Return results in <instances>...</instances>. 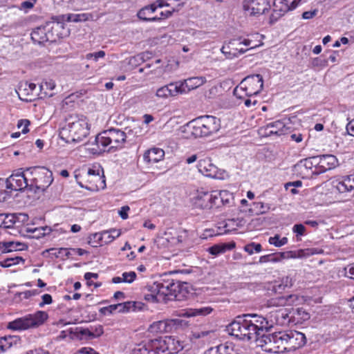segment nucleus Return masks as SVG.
Instances as JSON below:
<instances>
[{
	"instance_id": "f257e3e1",
	"label": "nucleus",
	"mask_w": 354,
	"mask_h": 354,
	"mask_svg": "<svg viewBox=\"0 0 354 354\" xmlns=\"http://www.w3.org/2000/svg\"><path fill=\"white\" fill-rule=\"evenodd\" d=\"M268 322L266 317L258 314H244L237 316L227 326L228 333L243 341H256L265 333Z\"/></svg>"
},
{
	"instance_id": "f03ea898",
	"label": "nucleus",
	"mask_w": 354,
	"mask_h": 354,
	"mask_svg": "<svg viewBox=\"0 0 354 354\" xmlns=\"http://www.w3.org/2000/svg\"><path fill=\"white\" fill-rule=\"evenodd\" d=\"M179 286L178 281H174L173 279L156 281L145 287L144 299L150 303L166 302L176 299Z\"/></svg>"
},
{
	"instance_id": "7ed1b4c3",
	"label": "nucleus",
	"mask_w": 354,
	"mask_h": 354,
	"mask_svg": "<svg viewBox=\"0 0 354 354\" xmlns=\"http://www.w3.org/2000/svg\"><path fill=\"white\" fill-rule=\"evenodd\" d=\"M89 133L86 118L71 116L66 123L60 129L59 137L66 143H79Z\"/></svg>"
},
{
	"instance_id": "20e7f679",
	"label": "nucleus",
	"mask_w": 354,
	"mask_h": 354,
	"mask_svg": "<svg viewBox=\"0 0 354 354\" xmlns=\"http://www.w3.org/2000/svg\"><path fill=\"white\" fill-rule=\"evenodd\" d=\"M186 127L195 138L208 137L220 130L221 120L215 116L204 115L189 121Z\"/></svg>"
},
{
	"instance_id": "39448f33",
	"label": "nucleus",
	"mask_w": 354,
	"mask_h": 354,
	"mask_svg": "<svg viewBox=\"0 0 354 354\" xmlns=\"http://www.w3.org/2000/svg\"><path fill=\"white\" fill-rule=\"evenodd\" d=\"M48 319V314L46 311L37 310L9 322L7 328L19 332L36 329L44 325Z\"/></svg>"
},
{
	"instance_id": "423d86ee",
	"label": "nucleus",
	"mask_w": 354,
	"mask_h": 354,
	"mask_svg": "<svg viewBox=\"0 0 354 354\" xmlns=\"http://www.w3.org/2000/svg\"><path fill=\"white\" fill-rule=\"evenodd\" d=\"M30 176L29 191L35 194L44 192L53 183V173L46 167L27 168Z\"/></svg>"
},
{
	"instance_id": "0eeeda50",
	"label": "nucleus",
	"mask_w": 354,
	"mask_h": 354,
	"mask_svg": "<svg viewBox=\"0 0 354 354\" xmlns=\"http://www.w3.org/2000/svg\"><path fill=\"white\" fill-rule=\"evenodd\" d=\"M126 133L118 129H110L99 133L95 138V142L100 150L108 151L121 149L126 142Z\"/></svg>"
},
{
	"instance_id": "6e6552de",
	"label": "nucleus",
	"mask_w": 354,
	"mask_h": 354,
	"mask_svg": "<svg viewBox=\"0 0 354 354\" xmlns=\"http://www.w3.org/2000/svg\"><path fill=\"white\" fill-rule=\"evenodd\" d=\"M263 86V77L259 74L245 77L234 90V94L239 98H242L241 91H244L246 96L256 95L260 93Z\"/></svg>"
},
{
	"instance_id": "1a4fd4ad",
	"label": "nucleus",
	"mask_w": 354,
	"mask_h": 354,
	"mask_svg": "<svg viewBox=\"0 0 354 354\" xmlns=\"http://www.w3.org/2000/svg\"><path fill=\"white\" fill-rule=\"evenodd\" d=\"M153 348L158 354H174L183 348V343L172 336L154 339Z\"/></svg>"
},
{
	"instance_id": "9d476101",
	"label": "nucleus",
	"mask_w": 354,
	"mask_h": 354,
	"mask_svg": "<svg viewBox=\"0 0 354 354\" xmlns=\"http://www.w3.org/2000/svg\"><path fill=\"white\" fill-rule=\"evenodd\" d=\"M30 176L27 174V169L23 171L19 169L15 171L12 175L5 179L7 183V189L11 191H22L24 189L29 190Z\"/></svg>"
},
{
	"instance_id": "9b49d317",
	"label": "nucleus",
	"mask_w": 354,
	"mask_h": 354,
	"mask_svg": "<svg viewBox=\"0 0 354 354\" xmlns=\"http://www.w3.org/2000/svg\"><path fill=\"white\" fill-rule=\"evenodd\" d=\"M280 336H281V331L268 335L263 333L255 342L263 351L277 353L279 352L280 347L283 346L282 338L278 339Z\"/></svg>"
},
{
	"instance_id": "f8f14e48",
	"label": "nucleus",
	"mask_w": 354,
	"mask_h": 354,
	"mask_svg": "<svg viewBox=\"0 0 354 354\" xmlns=\"http://www.w3.org/2000/svg\"><path fill=\"white\" fill-rule=\"evenodd\" d=\"M281 336L278 337L281 339L282 345L284 346V349L287 346L290 349L295 350L302 347L306 343V338L303 333L297 330L281 331Z\"/></svg>"
},
{
	"instance_id": "ddd939ff",
	"label": "nucleus",
	"mask_w": 354,
	"mask_h": 354,
	"mask_svg": "<svg viewBox=\"0 0 354 354\" xmlns=\"http://www.w3.org/2000/svg\"><path fill=\"white\" fill-rule=\"evenodd\" d=\"M197 167L200 173L212 178L223 180L227 176L225 171L219 169L208 158L199 160Z\"/></svg>"
},
{
	"instance_id": "4468645a",
	"label": "nucleus",
	"mask_w": 354,
	"mask_h": 354,
	"mask_svg": "<svg viewBox=\"0 0 354 354\" xmlns=\"http://www.w3.org/2000/svg\"><path fill=\"white\" fill-rule=\"evenodd\" d=\"M266 322H268L265 333L269 332L274 327V325L283 326L290 322L288 310L286 308H281L271 311L269 313L268 318L266 317Z\"/></svg>"
},
{
	"instance_id": "2eb2a0df",
	"label": "nucleus",
	"mask_w": 354,
	"mask_h": 354,
	"mask_svg": "<svg viewBox=\"0 0 354 354\" xmlns=\"http://www.w3.org/2000/svg\"><path fill=\"white\" fill-rule=\"evenodd\" d=\"M270 8L268 0H245L243 9L250 15L263 14Z\"/></svg>"
},
{
	"instance_id": "dca6fc26",
	"label": "nucleus",
	"mask_w": 354,
	"mask_h": 354,
	"mask_svg": "<svg viewBox=\"0 0 354 354\" xmlns=\"http://www.w3.org/2000/svg\"><path fill=\"white\" fill-rule=\"evenodd\" d=\"M165 6H169V4L164 0H158L153 3L147 6L142 8L138 12V17L139 19L146 21H158V17H152L151 15L155 12L157 8H163Z\"/></svg>"
},
{
	"instance_id": "f3484780",
	"label": "nucleus",
	"mask_w": 354,
	"mask_h": 354,
	"mask_svg": "<svg viewBox=\"0 0 354 354\" xmlns=\"http://www.w3.org/2000/svg\"><path fill=\"white\" fill-rule=\"evenodd\" d=\"M314 249L299 250L298 251H288L286 252H279L275 254H271L272 258H271V262L277 263L281 260L286 258H302L306 254H315Z\"/></svg>"
},
{
	"instance_id": "a211bd4d",
	"label": "nucleus",
	"mask_w": 354,
	"mask_h": 354,
	"mask_svg": "<svg viewBox=\"0 0 354 354\" xmlns=\"http://www.w3.org/2000/svg\"><path fill=\"white\" fill-rule=\"evenodd\" d=\"M206 80L203 77H193L185 80L183 81L178 82L180 91H185L183 93H186L188 91L195 89L205 82Z\"/></svg>"
},
{
	"instance_id": "6ab92c4d",
	"label": "nucleus",
	"mask_w": 354,
	"mask_h": 354,
	"mask_svg": "<svg viewBox=\"0 0 354 354\" xmlns=\"http://www.w3.org/2000/svg\"><path fill=\"white\" fill-rule=\"evenodd\" d=\"M184 91H180L178 82L170 83L157 89L156 95L160 98H167L171 96H176L183 94Z\"/></svg>"
},
{
	"instance_id": "aec40b11",
	"label": "nucleus",
	"mask_w": 354,
	"mask_h": 354,
	"mask_svg": "<svg viewBox=\"0 0 354 354\" xmlns=\"http://www.w3.org/2000/svg\"><path fill=\"white\" fill-rule=\"evenodd\" d=\"M290 11V7L284 0H274L273 10L270 16V22H276L280 17Z\"/></svg>"
},
{
	"instance_id": "412c9836",
	"label": "nucleus",
	"mask_w": 354,
	"mask_h": 354,
	"mask_svg": "<svg viewBox=\"0 0 354 354\" xmlns=\"http://www.w3.org/2000/svg\"><path fill=\"white\" fill-rule=\"evenodd\" d=\"M236 41L237 40L232 39L230 41L227 45L223 46L221 48V51L227 59H232L238 57L248 50V48L244 49L243 48H234V46L236 45Z\"/></svg>"
},
{
	"instance_id": "4be33fe9",
	"label": "nucleus",
	"mask_w": 354,
	"mask_h": 354,
	"mask_svg": "<svg viewBox=\"0 0 354 354\" xmlns=\"http://www.w3.org/2000/svg\"><path fill=\"white\" fill-rule=\"evenodd\" d=\"M334 187L339 193H344L353 190L354 189V175L346 176L342 180H333Z\"/></svg>"
},
{
	"instance_id": "5701e85b",
	"label": "nucleus",
	"mask_w": 354,
	"mask_h": 354,
	"mask_svg": "<svg viewBox=\"0 0 354 354\" xmlns=\"http://www.w3.org/2000/svg\"><path fill=\"white\" fill-rule=\"evenodd\" d=\"M209 192L203 189L197 190L192 198L196 207L201 209H209Z\"/></svg>"
},
{
	"instance_id": "b1692460",
	"label": "nucleus",
	"mask_w": 354,
	"mask_h": 354,
	"mask_svg": "<svg viewBox=\"0 0 354 354\" xmlns=\"http://www.w3.org/2000/svg\"><path fill=\"white\" fill-rule=\"evenodd\" d=\"M165 156V151L160 148L153 147L145 152L144 161L147 164L156 163L162 160Z\"/></svg>"
},
{
	"instance_id": "393cba45",
	"label": "nucleus",
	"mask_w": 354,
	"mask_h": 354,
	"mask_svg": "<svg viewBox=\"0 0 354 354\" xmlns=\"http://www.w3.org/2000/svg\"><path fill=\"white\" fill-rule=\"evenodd\" d=\"M20 342L21 337L18 335H5L0 337V354L19 344Z\"/></svg>"
},
{
	"instance_id": "a878e982",
	"label": "nucleus",
	"mask_w": 354,
	"mask_h": 354,
	"mask_svg": "<svg viewBox=\"0 0 354 354\" xmlns=\"http://www.w3.org/2000/svg\"><path fill=\"white\" fill-rule=\"evenodd\" d=\"M36 88L37 86L34 83H29L28 82H21L18 86L17 93L21 100L30 101L31 99L24 98V97L33 95Z\"/></svg>"
},
{
	"instance_id": "bb28decb",
	"label": "nucleus",
	"mask_w": 354,
	"mask_h": 354,
	"mask_svg": "<svg viewBox=\"0 0 354 354\" xmlns=\"http://www.w3.org/2000/svg\"><path fill=\"white\" fill-rule=\"evenodd\" d=\"M213 309L210 306H203L196 308H187L183 310L180 316L186 317H203L209 315L212 312Z\"/></svg>"
},
{
	"instance_id": "cd10ccee",
	"label": "nucleus",
	"mask_w": 354,
	"mask_h": 354,
	"mask_svg": "<svg viewBox=\"0 0 354 354\" xmlns=\"http://www.w3.org/2000/svg\"><path fill=\"white\" fill-rule=\"evenodd\" d=\"M148 331L150 333L158 335L170 331L169 324L167 319L156 321L153 322L149 327Z\"/></svg>"
},
{
	"instance_id": "c85d7f7f",
	"label": "nucleus",
	"mask_w": 354,
	"mask_h": 354,
	"mask_svg": "<svg viewBox=\"0 0 354 354\" xmlns=\"http://www.w3.org/2000/svg\"><path fill=\"white\" fill-rule=\"evenodd\" d=\"M204 354H239L232 344H220L207 350Z\"/></svg>"
},
{
	"instance_id": "c756f323",
	"label": "nucleus",
	"mask_w": 354,
	"mask_h": 354,
	"mask_svg": "<svg viewBox=\"0 0 354 354\" xmlns=\"http://www.w3.org/2000/svg\"><path fill=\"white\" fill-rule=\"evenodd\" d=\"M267 129H270V134L281 136L288 133L289 128L286 127L283 122L277 120L268 123L267 124Z\"/></svg>"
},
{
	"instance_id": "7c9ffc66",
	"label": "nucleus",
	"mask_w": 354,
	"mask_h": 354,
	"mask_svg": "<svg viewBox=\"0 0 354 354\" xmlns=\"http://www.w3.org/2000/svg\"><path fill=\"white\" fill-rule=\"evenodd\" d=\"M154 340L137 345L131 351V354H158L153 347Z\"/></svg>"
},
{
	"instance_id": "2f4dec72",
	"label": "nucleus",
	"mask_w": 354,
	"mask_h": 354,
	"mask_svg": "<svg viewBox=\"0 0 354 354\" xmlns=\"http://www.w3.org/2000/svg\"><path fill=\"white\" fill-rule=\"evenodd\" d=\"M131 305L132 306L133 304L130 303H121L118 304H113L109 306L101 308L99 310V312L102 315H110L115 311H118L119 313H124V306H131Z\"/></svg>"
},
{
	"instance_id": "473e14b6",
	"label": "nucleus",
	"mask_w": 354,
	"mask_h": 354,
	"mask_svg": "<svg viewBox=\"0 0 354 354\" xmlns=\"http://www.w3.org/2000/svg\"><path fill=\"white\" fill-rule=\"evenodd\" d=\"M31 39L35 43L43 44L48 40L46 27H37L31 33Z\"/></svg>"
},
{
	"instance_id": "72a5a7b5",
	"label": "nucleus",
	"mask_w": 354,
	"mask_h": 354,
	"mask_svg": "<svg viewBox=\"0 0 354 354\" xmlns=\"http://www.w3.org/2000/svg\"><path fill=\"white\" fill-rule=\"evenodd\" d=\"M24 244L19 242L8 241V242H0V250L3 253H8L12 251H17L22 250Z\"/></svg>"
},
{
	"instance_id": "f704fd0d",
	"label": "nucleus",
	"mask_w": 354,
	"mask_h": 354,
	"mask_svg": "<svg viewBox=\"0 0 354 354\" xmlns=\"http://www.w3.org/2000/svg\"><path fill=\"white\" fill-rule=\"evenodd\" d=\"M88 176H93L99 179L102 184V187L105 186V179L104 176V170L100 165H93L92 167L88 168L87 171Z\"/></svg>"
},
{
	"instance_id": "c9c22d12",
	"label": "nucleus",
	"mask_w": 354,
	"mask_h": 354,
	"mask_svg": "<svg viewBox=\"0 0 354 354\" xmlns=\"http://www.w3.org/2000/svg\"><path fill=\"white\" fill-rule=\"evenodd\" d=\"M192 336L195 339H202L203 341L207 342L216 338V332L213 330L195 331Z\"/></svg>"
},
{
	"instance_id": "e433bc0d",
	"label": "nucleus",
	"mask_w": 354,
	"mask_h": 354,
	"mask_svg": "<svg viewBox=\"0 0 354 354\" xmlns=\"http://www.w3.org/2000/svg\"><path fill=\"white\" fill-rule=\"evenodd\" d=\"M209 195L211 196V198H209V208H212L213 205H218L219 199L223 200V197L226 196L231 197V193L226 190L209 192Z\"/></svg>"
},
{
	"instance_id": "4c0bfd02",
	"label": "nucleus",
	"mask_w": 354,
	"mask_h": 354,
	"mask_svg": "<svg viewBox=\"0 0 354 354\" xmlns=\"http://www.w3.org/2000/svg\"><path fill=\"white\" fill-rule=\"evenodd\" d=\"M20 263H24V259L21 257L11 256L1 261L0 266L3 268H8L12 266L19 264Z\"/></svg>"
},
{
	"instance_id": "58836bf2",
	"label": "nucleus",
	"mask_w": 354,
	"mask_h": 354,
	"mask_svg": "<svg viewBox=\"0 0 354 354\" xmlns=\"http://www.w3.org/2000/svg\"><path fill=\"white\" fill-rule=\"evenodd\" d=\"M332 158V155H323L319 156L318 167L322 168L320 171H326L332 168V163L330 160Z\"/></svg>"
},
{
	"instance_id": "ea45409f",
	"label": "nucleus",
	"mask_w": 354,
	"mask_h": 354,
	"mask_svg": "<svg viewBox=\"0 0 354 354\" xmlns=\"http://www.w3.org/2000/svg\"><path fill=\"white\" fill-rule=\"evenodd\" d=\"M1 226L4 228H12L15 226L13 214H0Z\"/></svg>"
},
{
	"instance_id": "a19ab883",
	"label": "nucleus",
	"mask_w": 354,
	"mask_h": 354,
	"mask_svg": "<svg viewBox=\"0 0 354 354\" xmlns=\"http://www.w3.org/2000/svg\"><path fill=\"white\" fill-rule=\"evenodd\" d=\"M167 322L168 324H169L170 331L185 327L187 325V322L180 318L169 319Z\"/></svg>"
},
{
	"instance_id": "79ce46f5",
	"label": "nucleus",
	"mask_w": 354,
	"mask_h": 354,
	"mask_svg": "<svg viewBox=\"0 0 354 354\" xmlns=\"http://www.w3.org/2000/svg\"><path fill=\"white\" fill-rule=\"evenodd\" d=\"M112 234H111L109 230H104L102 232L95 233V236L98 239H102V245L109 244L115 240Z\"/></svg>"
},
{
	"instance_id": "37998d69",
	"label": "nucleus",
	"mask_w": 354,
	"mask_h": 354,
	"mask_svg": "<svg viewBox=\"0 0 354 354\" xmlns=\"http://www.w3.org/2000/svg\"><path fill=\"white\" fill-rule=\"evenodd\" d=\"M268 242L270 244L279 248L286 245L288 243V238H281L279 235L276 234L274 236L270 237Z\"/></svg>"
},
{
	"instance_id": "c03bdc74",
	"label": "nucleus",
	"mask_w": 354,
	"mask_h": 354,
	"mask_svg": "<svg viewBox=\"0 0 354 354\" xmlns=\"http://www.w3.org/2000/svg\"><path fill=\"white\" fill-rule=\"evenodd\" d=\"M292 232L296 235L297 240H301L299 237L304 236L306 234V228L304 224L298 223L295 224L292 227Z\"/></svg>"
},
{
	"instance_id": "a18cd8bd",
	"label": "nucleus",
	"mask_w": 354,
	"mask_h": 354,
	"mask_svg": "<svg viewBox=\"0 0 354 354\" xmlns=\"http://www.w3.org/2000/svg\"><path fill=\"white\" fill-rule=\"evenodd\" d=\"M15 227H19L28 221V216L24 213H14Z\"/></svg>"
},
{
	"instance_id": "49530a36",
	"label": "nucleus",
	"mask_w": 354,
	"mask_h": 354,
	"mask_svg": "<svg viewBox=\"0 0 354 354\" xmlns=\"http://www.w3.org/2000/svg\"><path fill=\"white\" fill-rule=\"evenodd\" d=\"M244 250L249 254L258 253L261 251V245L257 243H251L244 247Z\"/></svg>"
},
{
	"instance_id": "de8ad7c7",
	"label": "nucleus",
	"mask_w": 354,
	"mask_h": 354,
	"mask_svg": "<svg viewBox=\"0 0 354 354\" xmlns=\"http://www.w3.org/2000/svg\"><path fill=\"white\" fill-rule=\"evenodd\" d=\"M136 273L133 271L124 272L122 274L121 279L123 283H131L136 279Z\"/></svg>"
},
{
	"instance_id": "09e8293b",
	"label": "nucleus",
	"mask_w": 354,
	"mask_h": 354,
	"mask_svg": "<svg viewBox=\"0 0 354 354\" xmlns=\"http://www.w3.org/2000/svg\"><path fill=\"white\" fill-rule=\"evenodd\" d=\"M7 183L5 179L0 178V201L5 200L9 196L10 191L7 190Z\"/></svg>"
},
{
	"instance_id": "8fccbe9b",
	"label": "nucleus",
	"mask_w": 354,
	"mask_h": 354,
	"mask_svg": "<svg viewBox=\"0 0 354 354\" xmlns=\"http://www.w3.org/2000/svg\"><path fill=\"white\" fill-rule=\"evenodd\" d=\"M126 303L133 304V305L124 306V312L141 310L144 307V304L142 302L127 301Z\"/></svg>"
},
{
	"instance_id": "3c124183",
	"label": "nucleus",
	"mask_w": 354,
	"mask_h": 354,
	"mask_svg": "<svg viewBox=\"0 0 354 354\" xmlns=\"http://www.w3.org/2000/svg\"><path fill=\"white\" fill-rule=\"evenodd\" d=\"M207 251L209 254L214 256H217L221 253L225 252V246L224 245H214L208 248Z\"/></svg>"
},
{
	"instance_id": "603ef678",
	"label": "nucleus",
	"mask_w": 354,
	"mask_h": 354,
	"mask_svg": "<svg viewBox=\"0 0 354 354\" xmlns=\"http://www.w3.org/2000/svg\"><path fill=\"white\" fill-rule=\"evenodd\" d=\"M286 301V295H283L272 299L269 304L271 306H286L287 305Z\"/></svg>"
},
{
	"instance_id": "864d4df0",
	"label": "nucleus",
	"mask_w": 354,
	"mask_h": 354,
	"mask_svg": "<svg viewBox=\"0 0 354 354\" xmlns=\"http://www.w3.org/2000/svg\"><path fill=\"white\" fill-rule=\"evenodd\" d=\"M317 160H319V156H313L304 160V165L308 169H312L313 167H317L318 165Z\"/></svg>"
},
{
	"instance_id": "5fc2aeb1",
	"label": "nucleus",
	"mask_w": 354,
	"mask_h": 354,
	"mask_svg": "<svg viewBox=\"0 0 354 354\" xmlns=\"http://www.w3.org/2000/svg\"><path fill=\"white\" fill-rule=\"evenodd\" d=\"M286 300H287L286 306H290L297 305V304H299L301 301V299L297 295L291 294V295H286Z\"/></svg>"
},
{
	"instance_id": "6e6d98bb",
	"label": "nucleus",
	"mask_w": 354,
	"mask_h": 354,
	"mask_svg": "<svg viewBox=\"0 0 354 354\" xmlns=\"http://www.w3.org/2000/svg\"><path fill=\"white\" fill-rule=\"evenodd\" d=\"M35 230H37V232H36V234L34 236L37 238H39V237L48 235L52 231L51 228L48 226H45V227H35Z\"/></svg>"
},
{
	"instance_id": "4d7b16f0",
	"label": "nucleus",
	"mask_w": 354,
	"mask_h": 354,
	"mask_svg": "<svg viewBox=\"0 0 354 354\" xmlns=\"http://www.w3.org/2000/svg\"><path fill=\"white\" fill-rule=\"evenodd\" d=\"M39 87L41 91H52L55 88V83L53 80H46L41 82Z\"/></svg>"
},
{
	"instance_id": "13d9d810",
	"label": "nucleus",
	"mask_w": 354,
	"mask_h": 354,
	"mask_svg": "<svg viewBox=\"0 0 354 354\" xmlns=\"http://www.w3.org/2000/svg\"><path fill=\"white\" fill-rule=\"evenodd\" d=\"M105 56V52L103 50H100L95 53H88L86 55V59H93L95 62H97L100 58H103Z\"/></svg>"
},
{
	"instance_id": "bf43d9fd",
	"label": "nucleus",
	"mask_w": 354,
	"mask_h": 354,
	"mask_svg": "<svg viewBox=\"0 0 354 354\" xmlns=\"http://www.w3.org/2000/svg\"><path fill=\"white\" fill-rule=\"evenodd\" d=\"M30 125V121L28 120H19L17 122L18 129H21V133L25 134L29 131L28 126Z\"/></svg>"
},
{
	"instance_id": "052dcab7",
	"label": "nucleus",
	"mask_w": 354,
	"mask_h": 354,
	"mask_svg": "<svg viewBox=\"0 0 354 354\" xmlns=\"http://www.w3.org/2000/svg\"><path fill=\"white\" fill-rule=\"evenodd\" d=\"M255 207L259 209V214H265L270 209L269 204H266L262 202L254 203Z\"/></svg>"
},
{
	"instance_id": "680f3d73",
	"label": "nucleus",
	"mask_w": 354,
	"mask_h": 354,
	"mask_svg": "<svg viewBox=\"0 0 354 354\" xmlns=\"http://www.w3.org/2000/svg\"><path fill=\"white\" fill-rule=\"evenodd\" d=\"M53 303V298L50 294H44L41 296V301L39 304L40 308H43L45 305Z\"/></svg>"
},
{
	"instance_id": "e2e57ef3",
	"label": "nucleus",
	"mask_w": 354,
	"mask_h": 354,
	"mask_svg": "<svg viewBox=\"0 0 354 354\" xmlns=\"http://www.w3.org/2000/svg\"><path fill=\"white\" fill-rule=\"evenodd\" d=\"M292 278L289 276H286V277L282 278L279 287H282L283 289L290 288L292 286Z\"/></svg>"
},
{
	"instance_id": "0e129e2a",
	"label": "nucleus",
	"mask_w": 354,
	"mask_h": 354,
	"mask_svg": "<svg viewBox=\"0 0 354 354\" xmlns=\"http://www.w3.org/2000/svg\"><path fill=\"white\" fill-rule=\"evenodd\" d=\"M350 44V39L346 37H342L333 43V47H340L342 45L348 46Z\"/></svg>"
},
{
	"instance_id": "69168bd1",
	"label": "nucleus",
	"mask_w": 354,
	"mask_h": 354,
	"mask_svg": "<svg viewBox=\"0 0 354 354\" xmlns=\"http://www.w3.org/2000/svg\"><path fill=\"white\" fill-rule=\"evenodd\" d=\"M102 239H98L95 236V233L89 236L88 243L93 247H97L98 245H102Z\"/></svg>"
},
{
	"instance_id": "338daca9",
	"label": "nucleus",
	"mask_w": 354,
	"mask_h": 354,
	"mask_svg": "<svg viewBox=\"0 0 354 354\" xmlns=\"http://www.w3.org/2000/svg\"><path fill=\"white\" fill-rule=\"evenodd\" d=\"M344 275L354 279V264L344 268Z\"/></svg>"
},
{
	"instance_id": "774afa93",
	"label": "nucleus",
	"mask_w": 354,
	"mask_h": 354,
	"mask_svg": "<svg viewBox=\"0 0 354 354\" xmlns=\"http://www.w3.org/2000/svg\"><path fill=\"white\" fill-rule=\"evenodd\" d=\"M26 354H50L46 350L41 348H35L34 350H30L26 353Z\"/></svg>"
}]
</instances>
